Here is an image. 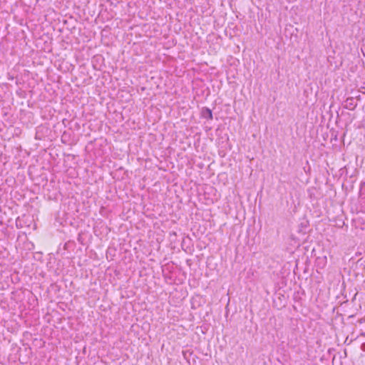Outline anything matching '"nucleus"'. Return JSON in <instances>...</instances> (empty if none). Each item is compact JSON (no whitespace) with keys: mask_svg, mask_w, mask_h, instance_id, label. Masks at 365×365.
<instances>
[{"mask_svg":"<svg viewBox=\"0 0 365 365\" xmlns=\"http://www.w3.org/2000/svg\"><path fill=\"white\" fill-rule=\"evenodd\" d=\"M202 115H203V116L205 118H207V119H212V111L209 108H206L205 110H203Z\"/></svg>","mask_w":365,"mask_h":365,"instance_id":"nucleus-2","label":"nucleus"},{"mask_svg":"<svg viewBox=\"0 0 365 365\" xmlns=\"http://www.w3.org/2000/svg\"><path fill=\"white\" fill-rule=\"evenodd\" d=\"M357 106L356 101L352 97L346 98L345 101L344 108L349 110H354Z\"/></svg>","mask_w":365,"mask_h":365,"instance_id":"nucleus-1","label":"nucleus"}]
</instances>
